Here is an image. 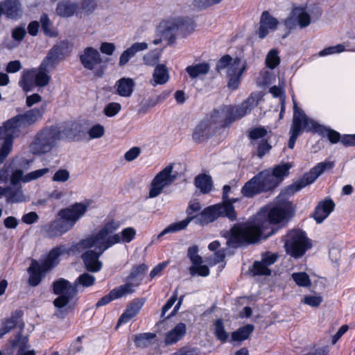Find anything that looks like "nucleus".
I'll list each match as a JSON object with an SVG mask.
<instances>
[{
  "label": "nucleus",
  "instance_id": "nucleus-1",
  "mask_svg": "<svg viewBox=\"0 0 355 355\" xmlns=\"http://www.w3.org/2000/svg\"><path fill=\"white\" fill-rule=\"evenodd\" d=\"M332 162L318 164L298 181L283 189L276 198L275 205L268 206L260 210L253 218L247 223H239L231 228L228 233L227 245L237 248L242 244L257 242L261 238L266 239L275 234L272 224H277L286 218L290 205L288 198L306 186L312 184L327 168H331Z\"/></svg>",
  "mask_w": 355,
  "mask_h": 355
},
{
  "label": "nucleus",
  "instance_id": "nucleus-2",
  "mask_svg": "<svg viewBox=\"0 0 355 355\" xmlns=\"http://www.w3.org/2000/svg\"><path fill=\"white\" fill-rule=\"evenodd\" d=\"M291 164L285 163L275 166L272 171H261L248 180L241 189V193L246 198L267 192L275 188L288 175Z\"/></svg>",
  "mask_w": 355,
  "mask_h": 355
},
{
  "label": "nucleus",
  "instance_id": "nucleus-3",
  "mask_svg": "<svg viewBox=\"0 0 355 355\" xmlns=\"http://www.w3.org/2000/svg\"><path fill=\"white\" fill-rule=\"evenodd\" d=\"M220 216H225L232 221L236 219V213L234 207L231 206V205L221 207V205L218 204L205 208L200 214L194 216H188L183 220L169 225L157 236V238L160 239L166 234L175 233L182 230L193 220H195L196 223L204 225L214 221Z\"/></svg>",
  "mask_w": 355,
  "mask_h": 355
},
{
  "label": "nucleus",
  "instance_id": "nucleus-4",
  "mask_svg": "<svg viewBox=\"0 0 355 355\" xmlns=\"http://www.w3.org/2000/svg\"><path fill=\"white\" fill-rule=\"evenodd\" d=\"M119 228L118 222L111 220L105 223L96 234H92L75 244L77 252H81L94 247L100 254H103L112 245L119 243L118 236L114 234Z\"/></svg>",
  "mask_w": 355,
  "mask_h": 355
},
{
  "label": "nucleus",
  "instance_id": "nucleus-5",
  "mask_svg": "<svg viewBox=\"0 0 355 355\" xmlns=\"http://www.w3.org/2000/svg\"><path fill=\"white\" fill-rule=\"evenodd\" d=\"M95 277L89 273L81 274L73 284L64 279H60L53 283V291L59 296L55 299L53 304L55 307L66 306L77 294L78 287H89L94 284Z\"/></svg>",
  "mask_w": 355,
  "mask_h": 355
},
{
  "label": "nucleus",
  "instance_id": "nucleus-6",
  "mask_svg": "<svg viewBox=\"0 0 355 355\" xmlns=\"http://www.w3.org/2000/svg\"><path fill=\"white\" fill-rule=\"evenodd\" d=\"M62 139L60 129L58 126L50 125L38 131L30 144V150L34 155H43L54 148Z\"/></svg>",
  "mask_w": 355,
  "mask_h": 355
},
{
  "label": "nucleus",
  "instance_id": "nucleus-7",
  "mask_svg": "<svg viewBox=\"0 0 355 355\" xmlns=\"http://www.w3.org/2000/svg\"><path fill=\"white\" fill-rule=\"evenodd\" d=\"M87 208V203L77 202L59 211V218L55 220L63 234L72 229L76 223L84 216Z\"/></svg>",
  "mask_w": 355,
  "mask_h": 355
},
{
  "label": "nucleus",
  "instance_id": "nucleus-8",
  "mask_svg": "<svg viewBox=\"0 0 355 355\" xmlns=\"http://www.w3.org/2000/svg\"><path fill=\"white\" fill-rule=\"evenodd\" d=\"M284 247L288 254L300 258L311 247V244L304 232L294 230L286 235Z\"/></svg>",
  "mask_w": 355,
  "mask_h": 355
},
{
  "label": "nucleus",
  "instance_id": "nucleus-9",
  "mask_svg": "<svg viewBox=\"0 0 355 355\" xmlns=\"http://www.w3.org/2000/svg\"><path fill=\"white\" fill-rule=\"evenodd\" d=\"M159 29L163 36L169 42H172L175 40L176 34L189 33L193 29L192 21L188 17H169L160 23Z\"/></svg>",
  "mask_w": 355,
  "mask_h": 355
},
{
  "label": "nucleus",
  "instance_id": "nucleus-10",
  "mask_svg": "<svg viewBox=\"0 0 355 355\" xmlns=\"http://www.w3.org/2000/svg\"><path fill=\"white\" fill-rule=\"evenodd\" d=\"M173 164H170L162 170L153 178L149 191V197L155 198L162 192V190L171 185L178 178V173L173 172Z\"/></svg>",
  "mask_w": 355,
  "mask_h": 355
},
{
  "label": "nucleus",
  "instance_id": "nucleus-11",
  "mask_svg": "<svg viewBox=\"0 0 355 355\" xmlns=\"http://www.w3.org/2000/svg\"><path fill=\"white\" fill-rule=\"evenodd\" d=\"M294 114L293 122L290 129L291 137L288 141V148L293 149L295 146L297 137L305 130L311 132L306 128V122L309 121V118L304 114L303 110L299 108L294 102Z\"/></svg>",
  "mask_w": 355,
  "mask_h": 355
},
{
  "label": "nucleus",
  "instance_id": "nucleus-12",
  "mask_svg": "<svg viewBox=\"0 0 355 355\" xmlns=\"http://www.w3.org/2000/svg\"><path fill=\"white\" fill-rule=\"evenodd\" d=\"M49 71L46 68L42 69V65L38 69L24 71L20 80L21 87L28 90L33 83L39 87L47 85L51 79Z\"/></svg>",
  "mask_w": 355,
  "mask_h": 355
},
{
  "label": "nucleus",
  "instance_id": "nucleus-13",
  "mask_svg": "<svg viewBox=\"0 0 355 355\" xmlns=\"http://www.w3.org/2000/svg\"><path fill=\"white\" fill-rule=\"evenodd\" d=\"M311 23V17L305 8L295 7L293 9L290 17L285 20V25L290 29L299 26L300 28L307 27Z\"/></svg>",
  "mask_w": 355,
  "mask_h": 355
},
{
  "label": "nucleus",
  "instance_id": "nucleus-14",
  "mask_svg": "<svg viewBox=\"0 0 355 355\" xmlns=\"http://www.w3.org/2000/svg\"><path fill=\"white\" fill-rule=\"evenodd\" d=\"M233 121L232 107L230 105H223L214 110L210 116V122L215 128L228 125Z\"/></svg>",
  "mask_w": 355,
  "mask_h": 355
},
{
  "label": "nucleus",
  "instance_id": "nucleus-15",
  "mask_svg": "<svg viewBox=\"0 0 355 355\" xmlns=\"http://www.w3.org/2000/svg\"><path fill=\"white\" fill-rule=\"evenodd\" d=\"M77 252L75 244L68 248L65 245H60L52 249L46 258L44 259L42 265L44 270H49L59 263V257L62 254H69L71 252Z\"/></svg>",
  "mask_w": 355,
  "mask_h": 355
},
{
  "label": "nucleus",
  "instance_id": "nucleus-16",
  "mask_svg": "<svg viewBox=\"0 0 355 355\" xmlns=\"http://www.w3.org/2000/svg\"><path fill=\"white\" fill-rule=\"evenodd\" d=\"M245 70V67L241 64V59L235 58L233 64L229 68V71H227V87L230 89L235 90L239 87L241 76Z\"/></svg>",
  "mask_w": 355,
  "mask_h": 355
},
{
  "label": "nucleus",
  "instance_id": "nucleus-17",
  "mask_svg": "<svg viewBox=\"0 0 355 355\" xmlns=\"http://www.w3.org/2000/svg\"><path fill=\"white\" fill-rule=\"evenodd\" d=\"M80 60L83 67L89 70L101 67L103 62L100 53L93 47H87L80 55Z\"/></svg>",
  "mask_w": 355,
  "mask_h": 355
},
{
  "label": "nucleus",
  "instance_id": "nucleus-18",
  "mask_svg": "<svg viewBox=\"0 0 355 355\" xmlns=\"http://www.w3.org/2000/svg\"><path fill=\"white\" fill-rule=\"evenodd\" d=\"M306 128L311 132L318 133L323 137H327L329 141L332 144H336L340 141L341 137L339 132L320 125L311 119H309V121L306 122Z\"/></svg>",
  "mask_w": 355,
  "mask_h": 355
},
{
  "label": "nucleus",
  "instance_id": "nucleus-19",
  "mask_svg": "<svg viewBox=\"0 0 355 355\" xmlns=\"http://www.w3.org/2000/svg\"><path fill=\"white\" fill-rule=\"evenodd\" d=\"M335 203L331 198H326L318 202L313 213L317 223H322L334 210Z\"/></svg>",
  "mask_w": 355,
  "mask_h": 355
},
{
  "label": "nucleus",
  "instance_id": "nucleus-20",
  "mask_svg": "<svg viewBox=\"0 0 355 355\" xmlns=\"http://www.w3.org/2000/svg\"><path fill=\"white\" fill-rule=\"evenodd\" d=\"M277 259L275 254H266L261 261H256L253 264L252 272L254 275H270L271 273L268 267L275 263Z\"/></svg>",
  "mask_w": 355,
  "mask_h": 355
},
{
  "label": "nucleus",
  "instance_id": "nucleus-21",
  "mask_svg": "<svg viewBox=\"0 0 355 355\" xmlns=\"http://www.w3.org/2000/svg\"><path fill=\"white\" fill-rule=\"evenodd\" d=\"M258 104V96L252 94L241 105L236 108L232 107L234 121L249 114Z\"/></svg>",
  "mask_w": 355,
  "mask_h": 355
},
{
  "label": "nucleus",
  "instance_id": "nucleus-22",
  "mask_svg": "<svg viewBox=\"0 0 355 355\" xmlns=\"http://www.w3.org/2000/svg\"><path fill=\"white\" fill-rule=\"evenodd\" d=\"M258 104V96L252 94L241 105L236 108L232 107L234 121L249 114Z\"/></svg>",
  "mask_w": 355,
  "mask_h": 355
},
{
  "label": "nucleus",
  "instance_id": "nucleus-23",
  "mask_svg": "<svg viewBox=\"0 0 355 355\" xmlns=\"http://www.w3.org/2000/svg\"><path fill=\"white\" fill-rule=\"evenodd\" d=\"M258 104V96L252 94L241 105L236 108L232 107L234 121L249 114Z\"/></svg>",
  "mask_w": 355,
  "mask_h": 355
},
{
  "label": "nucleus",
  "instance_id": "nucleus-24",
  "mask_svg": "<svg viewBox=\"0 0 355 355\" xmlns=\"http://www.w3.org/2000/svg\"><path fill=\"white\" fill-rule=\"evenodd\" d=\"M63 58V46L61 44L55 45L48 53L40 65L42 68L52 70L55 68Z\"/></svg>",
  "mask_w": 355,
  "mask_h": 355
},
{
  "label": "nucleus",
  "instance_id": "nucleus-25",
  "mask_svg": "<svg viewBox=\"0 0 355 355\" xmlns=\"http://www.w3.org/2000/svg\"><path fill=\"white\" fill-rule=\"evenodd\" d=\"M45 110L46 106L42 105L40 107L31 109L17 116L27 129L28 127L34 125L42 118Z\"/></svg>",
  "mask_w": 355,
  "mask_h": 355
},
{
  "label": "nucleus",
  "instance_id": "nucleus-26",
  "mask_svg": "<svg viewBox=\"0 0 355 355\" xmlns=\"http://www.w3.org/2000/svg\"><path fill=\"white\" fill-rule=\"evenodd\" d=\"M278 23V20L271 16L268 11L263 12L259 22V37L261 39L265 38L270 31L276 29Z\"/></svg>",
  "mask_w": 355,
  "mask_h": 355
},
{
  "label": "nucleus",
  "instance_id": "nucleus-27",
  "mask_svg": "<svg viewBox=\"0 0 355 355\" xmlns=\"http://www.w3.org/2000/svg\"><path fill=\"white\" fill-rule=\"evenodd\" d=\"M3 126L6 130V136L10 137L12 141L14 138L19 137L21 134L25 133L26 130V128L17 116L5 121Z\"/></svg>",
  "mask_w": 355,
  "mask_h": 355
},
{
  "label": "nucleus",
  "instance_id": "nucleus-28",
  "mask_svg": "<svg viewBox=\"0 0 355 355\" xmlns=\"http://www.w3.org/2000/svg\"><path fill=\"white\" fill-rule=\"evenodd\" d=\"M101 254L99 251L92 250H88L82 254L81 257L87 270L96 272L101 269L103 263L99 261Z\"/></svg>",
  "mask_w": 355,
  "mask_h": 355
},
{
  "label": "nucleus",
  "instance_id": "nucleus-29",
  "mask_svg": "<svg viewBox=\"0 0 355 355\" xmlns=\"http://www.w3.org/2000/svg\"><path fill=\"white\" fill-rule=\"evenodd\" d=\"M148 47V44L144 42L132 44L121 53L119 58V65L120 67H124L138 52L145 51Z\"/></svg>",
  "mask_w": 355,
  "mask_h": 355
},
{
  "label": "nucleus",
  "instance_id": "nucleus-30",
  "mask_svg": "<svg viewBox=\"0 0 355 355\" xmlns=\"http://www.w3.org/2000/svg\"><path fill=\"white\" fill-rule=\"evenodd\" d=\"M214 128L209 121H202L196 127L193 133V139L196 141H202L212 135Z\"/></svg>",
  "mask_w": 355,
  "mask_h": 355
},
{
  "label": "nucleus",
  "instance_id": "nucleus-31",
  "mask_svg": "<svg viewBox=\"0 0 355 355\" xmlns=\"http://www.w3.org/2000/svg\"><path fill=\"white\" fill-rule=\"evenodd\" d=\"M135 83L131 78H121L114 85L116 94L121 97H130L133 93Z\"/></svg>",
  "mask_w": 355,
  "mask_h": 355
},
{
  "label": "nucleus",
  "instance_id": "nucleus-32",
  "mask_svg": "<svg viewBox=\"0 0 355 355\" xmlns=\"http://www.w3.org/2000/svg\"><path fill=\"white\" fill-rule=\"evenodd\" d=\"M3 14L7 17L12 19H18L21 17L23 10L18 0H6L2 2Z\"/></svg>",
  "mask_w": 355,
  "mask_h": 355
},
{
  "label": "nucleus",
  "instance_id": "nucleus-33",
  "mask_svg": "<svg viewBox=\"0 0 355 355\" xmlns=\"http://www.w3.org/2000/svg\"><path fill=\"white\" fill-rule=\"evenodd\" d=\"M144 304V299H137L132 302L118 320V325L128 322L140 311Z\"/></svg>",
  "mask_w": 355,
  "mask_h": 355
},
{
  "label": "nucleus",
  "instance_id": "nucleus-34",
  "mask_svg": "<svg viewBox=\"0 0 355 355\" xmlns=\"http://www.w3.org/2000/svg\"><path fill=\"white\" fill-rule=\"evenodd\" d=\"M62 139H75L84 132L83 126L78 122H69L64 126L60 128Z\"/></svg>",
  "mask_w": 355,
  "mask_h": 355
},
{
  "label": "nucleus",
  "instance_id": "nucleus-35",
  "mask_svg": "<svg viewBox=\"0 0 355 355\" xmlns=\"http://www.w3.org/2000/svg\"><path fill=\"white\" fill-rule=\"evenodd\" d=\"M187 327L184 323H178L173 329L166 333L164 343L171 345L180 340L186 334Z\"/></svg>",
  "mask_w": 355,
  "mask_h": 355
},
{
  "label": "nucleus",
  "instance_id": "nucleus-36",
  "mask_svg": "<svg viewBox=\"0 0 355 355\" xmlns=\"http://www.w3.org/2000/svg\"><path fill=\"white\" fill-rule=\"evenodd\" d=\"M78 6L77 3L70 0H62L56 7L57 15L62 17H70L77 11Z\"/></svg>",
  "mask_w": 355,
  "mask_h": 355
},
{
  "label": "nucleus",
  "instance_id": "nucleus-37",
  "mask_svg": "<svg viewBox=\"0 0 355 355\" xmlns=\"http://www.w3.org/2000/svg\"><path fill=\"white\" fill-rule=\"evenodd\" d=\"M46 271L43 269L42 265H40L39 262L35 260L33 261L28 269L29 284L32 286H37L42 280V272Z\"/></svg>",
  "mask_w": 355,
  "mask_h": 355
},
{
  "label": "nucleus",
  "instance_id": "nucleus-38",
  "mask_svg": "<svg viewBox=\"0 0 355 355\" xmlns=\"http://www.w3.org/2000/svg\"><path fill=\"white\" fill-rule=\"evenodd\" d=\"M28 338L26 336H22L20 333L16 336L15 338L11 341L13 348H19L15 355H35L34 350L26 351L28 347Z\"/></svg>",
  "mask_w": 355,
  "mask_h": 355
},
{
  "label": "nucleus",
  "instance_id": "nucleus-39",
  "mask_svg": "<svg viewBox=\"0 0 355 355\" xmlns=\"http://www.w3.org/2000/svg\"><path fill=\"white\" fill-rule=\"evenodd\" d=\"M254 325L250 324L240 327L232 333L231 340L241 343L248 339L250 334L254 331Z\"/></svg>",
  "mask_w": 355,
  "mask_h": 355
},
{
  "label": "nucleus",
  "instance_id": "nucleus-40",
  "mask_svg": "<svg viewBox=\"0 0 355 355\" xmlns=\"http://www.w3.org/2000/svg\"><path fill=\"white\" fill-rule=\"evenodd\" d=\"M195 185L202 193H209L212 188L211 177L205 174L198 175L195 179Z\"/></svg>",
  "mask_w": 355,
  "mask_h": 355
},
{
  "label": "nucleus",
  "instance_id": "nucleus-41",
  "mask_svg": "<svg viewBox=\"0 0 355 355\" xmlns=\"http://www.w3.org/2000/svg\"><path fill=\"white\" fill-rule=\"evenodd\" d=\"M209 70V65L207 63H200L195 65L188 66L186 71L191 78H196L200 75H205Z\"/></svg>",
  "mask_w": 355,
  "mask_h": 355
},
{
  "label": "nucleus",
  "instance_id": "nucleus-42",
  "mask_svg": "<svg viewBox=\"0 0 355 355\" xmlns=\"http://www.w3.org/2000/svg\"><path fill=\"white\" fill-rule=\"evenodd\" d=\"M13 141L10 137H4L0 139V164L8 157L12 150Z\"/></svg>",
  "mask_w": 355,
  "mask_h": 355
},
{
  "label": "nucleus",
  "instance_id": "nucleus-43",
  "mask_svg": "<svg viewBox=\"0 0 355 355\" xmlns=\"http://www.w3.org/2000/svg\"><path fill=\"white\" fill-rule=\"evenodd\" d=\"M155 336L154 333H143L135 335L133 340L137 347L145 348L151 344V340Z\"/></svg>",
  "mask_w": 355,
  "mask_h": 355
},
{
  "label": "nucleus",
  "instance_id": "nucleus-44",
  "mask_svg": "<svg viewBox=\"0 0 355 355\" xmlns=\"http://www.w3.org/2000/svg\"><path fill=\"white\" fill-rule=\"evenodd\" d=\"M138 285L132 283H126L114 288L112 290V295L115 299L121 298L126 295L131 294L135 292V288Z\"/></svg>",
  "mask_w": 355,
  "mask_h": 355
},
{
  "label": "nucleus",
  "instance_id": "nucleus-45",
  "mask_svg": "<svg viewBox=\"0 0 355 355\" xmlns=\"http://www.w3.org/2000/svg\"><path fill=\"white\" fill-rule=\"evenodd\" d=\"M5 193L8 199V201L11 203L21 202L25 200V196L23 193L22 190L20 188L18 189H4Z\"/></svg>",
  "mask_w": 355,
  "mask_h": 355
},
{
  "label": "nucleus",
  "instance_id": "nucleus-46",
  "mask_svg": "<svg viewBox=\"0 0 355 355\" xmlns=\"http://www.w3.org/2000/svg\"><path fill=\"white\" fill-rule=\"evenodd\" d=\"M153 79L155 84H164L168 80V73L164 65L159 64L155 69Z\"/></svg>",
  "mask_w": 355,
  "mask_h": 355
},
{
  "label": "nucleus",
  "instance_id": "nucleus-47",
  "mask_svg": "<svg viewBox=\"0 0 355 355\" xmlns=\"http://www.w3.org/2000/svg\"><path fill=\"white\" fill-rule=\"evenodd\" d=\"M268 134V130L264 127H257L252 129L249 132V137L251 140V144H256L262 139H267L266 137Z\"/></svg>",
  "mask_w": 355,
  "mask_h": 355
},
{
  "label": "nucleus",
  "instance_id": "nucleus-48",
  "mask_svg": "<svg viewBox=\"0 0 355 355\" xmlns=\"http://www.w3.org/2000/svg\"><path fill=\"white\" fill-rule=\"evenodd\" d=\"M43 232L44 235L49 238H54L63 234L62 232L60 230L58 223H56L55 220L45 225L43 227Z\"/></svg>",
  "mask_w": 355,
  "mask_h": 355
},
{
  "label": "nucleus",
  "instance_id": "nucleus-49",
  "mask_svg": "<svg viewBox=\"0 0 355 355\" xmlns=\"http://www.w3.org/2000/svg\"><path fill=\"white\" fill-rule=\"evenodd\" d=\"M118 236L119 243H130L135 237L136 230L133 227H126L121 233L115 234Z\"/></svg>",
  "mask_w": 355,
  "mask_h": 355
},
{
  "label": "nucleus",
  "instance_id": "nucleus-50",
  "mask_svg": "<svg viewBox=\"0 0 355 355\" xmlns=\"http://www.w3.org/2000/svg\"><path fill=\"white\" fill-rule=\"evenodd\" d=\"M214 334L221 342H225L229 337L221 319H218L214 323Z\"/></svg>",
  "mask_w": 355,
  "mask_h": 355
},
{
  "label": "nucleus",
  "instance_id": "nucleus-51",
  "mask_svg": "<svg viewBox=\"0 0 355 355\" xmlns=\"http://www.w3.org/2000/svg\"><path fill=\"white\" fill-rule=\"evenodd\" d=\"M280 63V58L278 55V51L276 49L270 50L266 58V66L273 69L277 66H278Z\"/></svg>",
  "mask_w": 355,
  "mask_h": 355
},
{
  "label": "nucleus",
  "instance_id": "nucleus-52",
  "mask_svg": "<svg viewBox=\"0 0 355 355\" xmlns=\"http://www.w3.org/2000/svg\"><path fill=\"white\" fill-rule=\"evenodd\" d=\"M252 146L257 149V155L259 158H262L266 154L268 153L272 148V146L268 143L267 139H262L256 144Z\"/></svg>",
  "mask_w": 355,
  "mask_h": 355
},
{
  "label": "nucleus",
  "instance_id": "nucleus-53",
  "mask_svg": "<svg viewBox=\"0 0 355 355\" xmlns=\"http://www.w3.org/2000/svg\"><path fill=\"white\" fill-rule=\"evenodd\" d=\"M292 278L299 286L308 287L311 285V279L306 272H294Z\"/></svg>",
  "mask_w": 355,
  "mask_h": 355
},
{
  "label": "nucleus",
  "instance_id": "nucleus-54",
  "mask_svg": "<svg viewBox=\"0 0 355 355\" xmlns=\"http://www.w3.org/2000/svg\"><path fill=\"white\" fill-rule=\"evenodd\" d=\"M18 318L19 317L17 315H12L10 318L4 322L3 327L0 329V338L17 325Z\"/></svg>",
  "mask_w": 355,
  "mask_h": 355
},
{
  "label": "nucleus",
  "instance_id": "nucleus-55",
  "mask_svg": "<svg viewBox=\"0 0 355 355\" xmlns=\"http://www.w3.org/2000/svg\"><path fill=\"white\" fill-rule=\"evenodd\" d=\"M189 272L192 276L198 275L202 277H207L209 275V269L205 265H194L189 268Z\"/></svg>",
  "mask_w": 355,
  "mask_h": 355
},
{
  "label": "nucleus",
  "instance_id": "nucleus-56",
  "mask_svg": "<svg viewBox=\"0 0 355 355\" xmlns=\"http://www.w3.org/2000/svg\"><path fill=\"white\" fill-rule=\"evenodd\" d=\"M187 256L192 262V266L200 265L202 263V259L198 255V248L196 245L192 246L188 249Z\"/></svg>",
  "mask_w": 355,
  "mask_h": 355
},
{
  "label": "nucleus",
  "instance_id": "nucleus-57",
  "mask_svg": "<svg viewBox=\"0 0 355 355\" xmlns=\"http://www.w3.org/2000/svg\"><path fill=\"white\" fill-rule=\"evenodd\" d=\"M148 270V266L144 264H140L138 266H135L130 270V272L128 276V279L132 280L146 272Z\"/></svg>",
  "mask_w": 355,
  "mask_h": 355
},
{
  "label": "nucleus",
  "instance_id": "nucleus-58",
  "mask_svg": "<svg viewBox=\"0 0 355 355\" xmlns=\"http://www.w3.org/2000/svg\"><path fill=\"white\" fill-rule=\"evenodd\" d=\"M323 301V299L320 295H306L302 300V302L312 307H318Z\"/></svg>",
  "mask_w": 355,
  "mask_h": 355
},
{
  "label": "nucleus",
  "instance_id": "nucleus-59",
  "mask_svg": "<svg viewBox=\"0 0 355 355\" xmlns=\"http://www.w3.org/2000/svg\"><path fill=\"white\" fill-rule=\"evenodd\" d=\"M49 171L48 168H44L41 169H38L32 172L27 173L24 179L23 182H28L31 180H36L40 177H42L44 175L46 174Z\"/></svg>",
  "mask_w": 355,
  "mask_h": 355
},
{
  "label": "nucleus",
  "instance_id": "nucleus-60",
  "mask_svg": "<svg viewBox=\"0 0 355 355\" xmlns=\"http://www.w3.org/2000/svg\"><path fill=\"white\" fill-rule=\"evenodd\" d=\"M121 109V105L119 103H110L104 108V114L109 117L116 115Z\"/></svg>",
  "mask_w": 355,
  "mask_h": 355
},
{
  "label": "nucleus",
  "instance_id": "nucleus-61",
  "mask_svg": "<svg viewBox=\"0 0 355 355\" xmlns=\"http://www.w3.org/2000/svg\"><path fill=\"white\" fill-rule=\"evenodd\" d=\"M81 9L87 15H91L97 8L95 0H83L80 4Z\"/></svg>",
  "mask_w": 355,
  "mask_h": 355
},
{
  "label": "nucleus",
  "instance_id": "nucleus-62",
  "mask_svg": "<svg viewBox=\"0 0 355 355\" xmlns=\"http://www.w3.org/2000/svg\"><path fill=\"white\" fill-rule=\"evenodd\" d=\"M105 133L104 127L100 124L93 125L89 130L88 135L89 139H98L101 137Z\"/></svg>",
  "mask_w": 355,
  "mask_h": 355
},
{
  "label": "nucleus",
  "instance_id": "nucleus-63",
  "mask_svg": "<svg viewBox=\"0 0 355 355\" xmlns=\"http://www.w3.org/2000/svg\"><path fill=\"white\" fill-rule=\"evenodd\" d=\"M345 51V46L343 44H338L336 46L325 48L319 52L320 56H326L328 55L341 53Z\"/></svg>",
  "mask_w": 355,
  "mask_h": 355
},
{
  "label": "nucleus",
  "instance_id": "nucleus-64",
  "mask_svg": "<svg viewBox=\"0 0 355 355\" xmlns=\"http://www.w3.org/2000/svg\"><path fill=\"white\" fill-rule=\"evenodd\" d=\"M70 177L69 172L67 169L58 170L52 178L53 182H64Z\"/></svg>",
  "mask_w": 355,
  "mask_h": 355
}]
</instances>
